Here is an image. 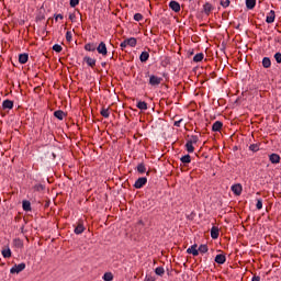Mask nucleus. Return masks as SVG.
Segmentation results:
<instances>
[{"label": "nucleus", "mask_w": 281, "mask_h": 281, "mask_svg": "<svg viewBox=\"0 0 281 281\" xmlns=\"http://www.w3.org/2000/svg\"><path fill=\"white\" fill-rule=\"evenodd\" d=\"M146 183H148V179H146V177L138 178L134 183V188H136V190H139L144 188Z\"/></svg>", "instance_id": "1"}, {"label": "nucleus", "mask_w": 281, "mask_h": 281, "mask_svg": "<svg viewBox=\"0 0 281 281\" xmlns=\"http://www.w3.org/2000/svg\"><path fill=\"white\" fill-rule=\"evenodd\" d=\"M231 190L233 194H235L236 196H240V194H243V184L240 183L233 184Z\"/></svg>", "instance_id": "2"}, {"label": "nucleus", "mask_w": 281, "mask_h": 281, "mask_svg": "<svg viewBox=\"0 0 281 281\" xmlns=\"http://www.w3.org/2000/svg\"><path fill=\"white\" fill-rule=\"evenodd\" d=\"M24 270H25V263L22 262L12 267L10 269V273H21V271H24Z\"/></svg>", "instance_id": "3"}, {"label": "nucleus", "mask_w": 281, "mask_h": 281, "mask_svg": "<svg viewBox=\"0 0 281 281\" xmlns=\"http://www.w3.org/2000/svg\"><path fill=\"white\" fill-rule=\"evenodd\" d=\"M149 85H151V87H158V85H161V78L155 75H151L149 77Z\"/></svg>", "instance_id": "4"}, {"label": "nucleus", "mask_w": 281, "mask_h": 281, "mask_svg": "<svg viewBox=\"0 0 281 281\" xmlns=\"http://www.w3.org/2000/svg\"><path fill=\"white\" fill-rule=\"evenodd\" d=\"M97 50L99 54H101L102 56H106L108 50H106V44H104V42H101L99 44V46L97 47Z\"/></svg>", "instance_id": "5"}, {"label": "nucleus", "mask_w": 281, "mask_h": 281, "mask_svg": "<svg viewBox=\"0 0 281 281\" xmlns=\"http://www.w3.org/2000/svg\"><path fill=\"white\" fill-rule=\"evenodd\" d=\"M169 8H171L173 10V12H180L181 11V4H179V2H177V1H171L169 3Z\"/></svg>", "instance_id": "6"}, {"label": "nucleus", "mask_w": 281, "mask_h": 281, "mask_svg": "<svg viewBox=\"0 0 281 281\" xmlns=\"http://www.w3.org/2000/svg\"><path fill=\"white\" fill-rule=\"evenodd\" d=\"M273 21H276V11L271 10L266 18V23H273Z\"/></svg>", "instance_id": "7"}, {"label": "nucleus", "mask_w": 281, "mask_h": 281, "mask_svg": "<svg viewBox=\"0 0 281 281\" xmlns=\"http://www.w3.org/2000/svg\"><path fill=\"white\" fill-rule=\"evenodd\" d=\"M14 108V102H12L11 100H4L2 102V109H13Z\"/></svg>", "instance_id": "8"}, {"label": "nucleus", "mask_w": 281, "mask_h": 281, "mask_svg": "<svg viewBox=\"0 0 281 281\" xmlns=\"http://www.w3.org/2000/svg\"><path fill=\"white\" fill-rule=\"evenodd\" d=\"M221 128H223V122L221 121H216L212 126V131H214V133H218Z\"/></svg>", "instance_id": "9"}, {"label": "nucleus", "mask_w": 281, "mask_h": 281, "mask_svg": "<svg viewBox=\"0 0 281 281\" xmlns=\"http://www.w3.org/2000/svg\"><path fill=\"white\" fill-rule=\"evenodd\" d=\"M30 56L27 54H20L19 55V63L21 65H25V63H27Z\"/></svg>", "instance_id": "10"}, {"label": "nucleus", "mask_w": 281, "mask_h": 281, "mask_svg": "<svg viewBox=\"0 0 281 281\" xmlns=\"http://www.w3.org/2000/svg\"><path fill=\"white\" fill-rule=\"evenodd\" d=\"M22 207L24 212H32V203H30V201H23Z\"/></svg>", "instance_id": "11"}, {"label": "nucleus", "mask_w": 281, "mask_h": 281, "mask_svg": "<svg viewBox=\"0 0 281 281\" xmlns=\"http://www.w3.org/2000/svg\"><path fill=\"white\" fill-rule=\"evenodd\" d=\"M187 254H192V256H199V249H196V245H192L187 249Z\"/></svg>", "instance_id": "12"}, {"label": "nucleus", "mask_w": 281, "mask_h": 281, "mask_svg": "<svg viewBox=\"0 0 281 281\" xmlns=\"http://www.w3.org/2000/svg\"><path fill=\"white\" fill-rule=\"evenodd\" d=\"M211 238H213V240H216V238H218V227L213 226L211 228Z\"/></svg>", "instance_id": "13"}, {"label": "nucleus", "mask_w": 281, "mask_h": 281, "mask_svg": "<svg viewBox=\"0 0 281 281\" xmlns=\"http://www.w3.org/2000/svg\"><path fill=\"white\" fill-rule=\"evenodd\" d=\"M136 106L140 111H146L148 109V104L145 101H138Z\"/></svg>", "instance_id": "14"}, {"label": "nucleus", "mask_w": 281, "mask_h": 281, "mask_svg": "<svg viewBox=\"0 0 281 281\" xmlns=\"http://www.w3.org/2000/svg\"><path fill=\"white\" fill-rule=\"evenodd\" d=\"M225 255H216L215 257V262H217V265H225Z\"/></svg>", "instance_id": "15"}, {"label": "nucleus", "mask_w": 281, "mask_h": 281, "mask_svg": "<svg viewBox=\"0 0 281 281\" xmlns=\"http://www.w3.org/2000/svg\"><path fill=\"white\" fill-rule=\"evenodd\" d=\"M148 58H150V54H148V52H143L139 56L140 63H146Z\"/></svg>", "instance_id": "16"}, {"label": "nucleus", "mask_w": 281, "mask_h": 281, "mask_svg": "<svg viewBox=\"0 0 281 281\" xmlns=\"http://www.w3.org/2000/svg\"><path fill=\"white\" fill-rule=\"evenodd\" d=\"M270 161H271V164H280V155L271 154L270 155Z\"/></svg>", "instance_id": "17"}, {"label": "nucleus", "mask_w": 281, "mask_h": 281, "mask_svg": "<svg viewBox=\"0 0 281 281\" xmlns=\"http://www.w3.org/2000/svg\"><path fill=\"white\" fill-rule=\"evenodd\" d=\"M246 8L254 10V8H256V0H246Z\"/></svg>", "instance_id": "18"}, {"label": "nucleus", "mask_w": 281, "mask_h": 281, "mask_svg": "<svg viewBox=\"0 0 281 281\" xmlns=\"http://www.w3.org/2000/svg\"><path fill=\"white\" fill-rule=\"evenodd\" d=\"M125 41L130 47H135V45H137V40L135 37H130Z\"/></svg>", "instance_id": "19"}, {"label": "nucleus", "mask_w": 281, "mask_h": 281, "mask_svg": "<svg viewBox=\"0 0 281 281\" xmlns=\"http://www.w3.org/2000/svg\"><path fill=\"white\" fill-rule=\"evenodd\" d=\"M262 66L265 67V69H269V67H271V59L269 57H265L262 59Z\"/></svg>", "instance_id": "20"}, {"label": "nucleus", "mask_w": 281, "mask_h": 281, "mask_svg": "<svg viewBox=\"0 0 281 281\" xmlns=\"http://www.w3.org/2000/svg\"><path fill=\"white\" fill-rule=\"evenodd\" d=\"M85 61L87 63V65L89 67H95V59L91 58V57H86Z\"/></svg>", "instance_id": "21"}, {"label": "nucleus", "mask_w": 281, "mask_h": 281, "mask_svg": "<svg viewBox=\"0 0 281 281\" xmlns=\"http://www.w3.org/2000/svg\"><path fill=\"white\" fill-rule=\"evenodd\" d=\"M186 149L189 151V153H194V145L192 144V140H188L187 144H186Z\"/></svg>", "instance_id": "22"}, {"label": "nucleus", "mask_w": 281, "mask_h": 281, "mask_svg": "<svg viewBox=\"0 0 281 281\" xmlns=\"http://www.w3.org/2000/svg\"><path fill=\"white\" fill-rule=\"evenodd\" d=\"M3 258H11L12 257V250L10 248H5L2 250Z\"/></svg>", "instance_id": "23"}, {"label": "nucleus", "mask_w": 281, "mask_h": 281, "mask_svg": "<svg viewBox=\"0 0 281 281\" xmlns=\"http://www.w3.org/2000/svg\"><path fill=\"white\" fill-rule=\"evenodd\" d=\"M54 115L57 117V120H64L65 117V112L57 110L54 112Z\"/></svg>", "instance_id": "24"}, {"label": "nucleus", "mask_w": 281, "mask_h": 281, "mask_svg": "<svg viewBox=\"0 0 281 281\" xmlns=\"http://www.w3.org/2000/svg\"><path fill=\"white\" fill-rule=\"evenodd\" d=\"M85 49L86 52H95V44H86Z\"/></svg>", "instance_id": "25"}, {"label": "nucleus", "mask_w": 281, "mask_h": 281, "mask_svg": "<svg viewBox=\"0 0 281 281\" xmlns=\"http://www.w3.org/2000/svg\"><path fill=\"white\" fill-rule=\"evenodd\" d=\"M137 172H139V175H144V172H146V165L139 164L137 166Z\"/></svg>", "instance_id": "26"}, {"label": "nucleus", "mask_w": 281, "mask_h": 281, "mask_svg": "<svg viewBox=\"0 0 281 281\" xmlns=\"http://www.w3.org/2000/svg\"><path fill=\"white\" fill-rule=\"evenodd\" d=\"M203 53H200V54H196L194 57H193V61L194 63H201V60H203Z\"/></svg>", "instance_id": "27"}, {"label": "nucleus", "mask_w": 281, "mask_h": 281, "mask_svg": "<svg viewBox=\"0 0 281 281\" xmlns=\"http://www.w3.org/2000/svg\"><path fill=\"white\" fill-rule=\"evenodd\" d=\"M249 150H251L252 153H258V150H260V145L258 144H251L249 146Z\"/></svg>", "instance_id": "28"}, {"label": "nucleus", "mask_w": 281, "mask_h": 281, "mask_svg": "<svg viewBox=\"0 0 281 281\" xmlns=\"http://www.w3.org/2000/svg\"><path fill=\"white\" fill-rule=\"evenodd\" d=\"M180 161H182V164H190L192 159L190 158V155H186L180 158Z\"/></svg>", "instance_id": "29"}, {"label": "nucleus", "mask_w": 281, "mask_h": 281, "mask_svg": "<svg viewBox=\"0 0 281 281\" xmlns=\"http://www.w3.org/2000/svg\"><path fill=\"white\" fill-rule=\"evenodd\" d=\"M85 232V226L82 224H78L75 228V234H82Z\"/></svg>", "instance_id": "30"}, {"label": "nucleus", "mask_w": 281, "mask_h": 281, "mask_svg": "<svg viewBox=\"0 0 281 281\" xmlns=\"http://www.w3.org/2000/svg\"><path fill=\"white\" fill-rule=\"evenodd\" d=\"M155 273L156 276H164V273H166V270L164 269V267H158L155 269Z\"/></svg>", "instance_id": "31"}, {"label": "nucleus", "mask_w": 281, "mask_h": 281, "mask_svg": "<svg viewBox=\"0 0 281 281\" xmlns=\"http://www.w3.org/2000/svg\"><path fill=\"white\" fill-rule=\"evenodd\" d=\"M103 280L104 281H113V273H111V272L104 273Z\"/></svg>", "instance_id": "32"}, {"label": "nucleus", "mask_w": 281, "mask_h": 281, "mask_svg": "<svg viewBox=\"0 0 281 281\" xmlns=\"http://www.w3.org/2000/svg\"><path fill=\"white\" fill-rule=\"evenodd\" d=\"M200 251V254H207V245H201L198 248V252Z\"/></svg>", "instance_id": "33"}, {"label": "nucleus", "mask_w": 281, "mask_h": 281, "mask_svg": "<svg viewBox=\"0 0 281 281\" xmlns=\"http://www.w3.org/2000/svg\"><path fill=\"white\" fill-rule=\"evenodd\" d=\"M204 12L206 14H210V12H212V5L210 3L204 4Z\"/></svg>", "instance_id": "34"}, {"label": "nucleus", "mask_w": 281, "mask_h": 281, "mask_svg": "<svg viewBox=\"0 0 281 281\" xmlns=\"http://www.w3.org/2000/svg\"><path fill=\"white\" fill-rule=\"evenodd\" d=\"M101 115L102 117H109V115H111V112H109V109H102Z\"/></svg>", "instance_id": "35"}, {"label": "nucleus", "mask_w": 281, "mask_h": 281, "mask_svg": "<svg viewBox=\"0 0 281 281\" xmlns=\"http://www.w3.org/2000/svg\"><path fill=\"white\" fill-rule=\"evenodd\" d=\"M54 52H57V54H60V52H63V46L55 44L53 46Z\"/></svg>", "instance_id": "36"}, {"label": "nucleus", "mask_w": 281, "mask_h": 281, "mask_svg": "<svg viewBox=\"0 0 281 281\" xmlns=\"http://www.w3.org/2000/svg\"><path fill=\"white\" fill-rule=\"evenodd\" d=\"M143 19H144V15H142V13L134 14V21H142Z\"/></svg>", "instance_id": "37"}, {"label": "nucleus", "mask_w": 281, "mask_h": 281, "mask_svg": "<svg viewBox=\"0 0 281 281\" xmlns=\"http://www.w3.org/2000/svg\"><path fill=\"white\" fill-rule=\"evenodd\" d=\"M80 3V0H70V8H76Z\"/></svg>", "instance_id": "38"}, {"label": "nucleus", "mask_w": 281, "mask_h": 281, "mask_svg": "<svg viewBox=\"0 0 281 281\" xmlns=\"http://www.w3.org/2000/svg\"><path fill=\"white\" fill-rule=\"evenodd\" d=\"M229 0L221 1L222 8H229Z\"/></svg>", "instance_id": "39"}, {"label": "nucleus", "mask_w": 281, "mask_h": 281, "mask_svg": "<svg viewBox=\"0 0 281 281\" xmlns=\"http://www.w3.org/2000/svg\"><path fill=\"white\" fill-rule=\"evenodd\" d=\"M274 60L280 64L281 63V53L274 54Z\"/></svg>", "instance_id": "40"}, {"label": "nucleus", "mask_w": 281, "mask_h": 281, "mask_svg": "<svg viewBox=\"0 0 281 281\" xmlns=\"http://www.w3.org/2000/svg\"><path fill=\"white\" fill-rule=\"evenodd\" d=\"M71 37H72L71 31H67V33H66V41L70 42Z\"/></svg>", "instance_id": "41"}, {"label": "nucleus", "mask_w": 281, "mask_h": 281, "mask_svg": "<svg viewBox=\"0 0 281 281\" xmlns=\"http://www.w3.org/2000/svg\"><path fill=\"white\" fill-rule=\"evenodd\" d=\"M256 207H257V210H262V201L261 200H257Z\"/></svg>", "instance_id": "42"}, {"label": "nucleus", "mask_w": 281, "mask_h": 281, "mask_svg": "<svg viewBox=\"0 0 281 281\" xmlns=\"http://www.w3.org/2000/svg\"><path fill=\"white\" fill-rule=\"evenodd\" d=\"M121 47L122 49H125V47H128L126 40L121 43Z\"/></svg>", "instance_id": "43"}, {"label": "nucleus", "mask_w": 281, "mask_h": 281, "mask_svg": "<svg viewBox=\"0 0 281 281\" xmlns=\"http://www.w3.org/2000/svg\"><path fill=\"white\" fill-rule=\"evenodd\" d=\"M58 19H59L60 21H63V19H64L63 14H57V15L55 16V21H58Z\"/></svg>", "instance_id": "44"}, {"label": "nucleus", "mask_w": 281, "mask_h": 281, "mask_svg": "<svg viewBox=\"0 0 281 281\" xmlns=\"http://www.w3.org/2000/svg\"><path fill=\"white\" fill-rule=\"evenodd\" d=\"M181 122H183V120L176 121L173 125L179 127L181 126Z\"/></svg>", "instance_id": "45"}, {"label": "nucleus", "mask_w": 281, "mask_h": 281, "mask_svg": "<svg viewBox=\"0 0 281 281\" xmlns=\"http://www.w3.org/2000/svg\"><path fill=\"white\" fill-rule=\"evenodd\" d=\"M252 281H260V277L258 276L252 277Z\"/></svg>", "instance_id": "46"}, {"label": "nucleus", "mask_w": 281, "mask_h": 281, "mask_svg": "<svg viewBox=\"0 0 281 281\" xmlns=\"http://www.w3.org/2000/svg\"><path fill=\"white\" fill-rule=\"evenodd\" d=\"M145 281H155V280L151 279V277H148V276H147V277L145 278Z\"/></svg>", "instance_id": "47"}]
</instances>
